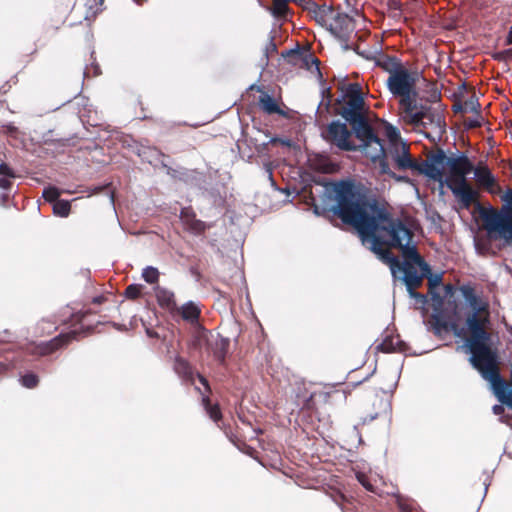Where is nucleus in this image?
I'll list each match as a JSON object with an SVG mask.
<instances>
[{
	"mask_svg": "<svg viewBox=\"0 0 512 512\" xmlns=\"http://www.w3.org/2000/svg\"><path fill=\"white\" fill-rule=\"evenodd\" d=\"M333 192L334 213L357 230L363 245L389 266L395 278L403 280L410 297L425 303L426 297L414 289L430 273V267L417 252L410 229L392 219L386 208L365 199L349 181L335 183Z\"/></svg>",
	"mask_w": 512,
	"mask_h": 512,
	"instance_id": "nucleus-1",
	"label": "nucleus"
},
{
	"mask_svg": "<svg viewBox=\"0 0 512 512\" xmlns=\"http://www.w3.org/2000/svg\"><path fill=\"white\" fill-rule=\"evenodd\" d=\"M387 155L400 170L410 169L439 183L440 189L447 186L463 208H469L478 193L468 183L466 177L473 171V164L463 153L447 156L439 151L425 161L414 160L404 141H396L388 146Z\"/></svg>",
	"mask_w": 512,
	"mask_h": 512,
	"instance_id": "nucleus-2",
	"label": "nucleus"
},
{
	"mask_svg": "<svg viewBox=\"0 0 512 512\" xmlns=\"http://www.w3.org/2000/svg\"><path fill=\"white\" fill-rule=\"evenodd\" d=\"M386 85L388 91L394 97L399 98L403 120L414 125L424 124V120L430 117V113L423 107L417 106L416 74L404 68L400 72L388 76Z\"/></svg>",
	"mask_w": 512,
	"mask_h": 512,
	"instance_id": "nucleus-3",
	"label": "nucleus"
},
{
	"mask_svg": "<svg viewBox=\"0 0 512 512\" xmlns=\"http://www.w3.org/2000/svg\"><path fill=\"white\" fill-rule=\"evenodd\" d=\"M342 92V104L339 114L352 124L353 128L362 124L368 125L363 116L365 102L361 86L357 83L348 84L342 87Z\"/></svg>",
	"mask_w": 512,
	"mask_h": 512,
	"instance_id": "nucleus-4",
	"label": "nucleus"
},
{
	"mask_svg": "<svg viewBox=\"0 0 512 512\" xmlns=\"http://www.w3.org/2000/svg\"><path fill=\"white\" fill-rule=\"evenodd\" d=\"M485 229L491 239L512 243V210L491 212L485 216Z\"/></svg>",
	"mask_w": 512,
	"mask_h": 512,
	"instance_id": "nucleus-5",
	"label": "nucleus"
},
{
	"mask_svg": "<svg viewBox=\"0 0 512 512\" xmlns=\"http://www.w3.org/2000/svg\"><path fill=\"white\" fill-rule=\"evenodd\" d=\"M323 13V21L330 33L344 43V49H348L349 45L347 42L350 40L355 28L353 19L347 14L335 11L330 7L323 10Z\"/></svg>",
	"mask_w": 512,
	"mask_h": 512,
	"instance_id": "nucleus-6",
	"label": "nucleus"
},
{
	"mask_svg": "<svg viewBox=\"0 0 512 512\" xmlns=\"http://www.w3.org/2000/svg\"><path fill=\"white\" fill-rule=\"evenodd\" d=\"M354 133L360 141L358 148L371 159V161L379 162L385 161L386 152L380 139L373 133L371 127L368 125H360L354 127Z\"/></svg>",
	"mask_w": 512,
	"mask_h": 512,
	"instance_id": "nucleus-7",
	"label": "nucleus"
},
{
	"mask_svg": "<svg viewBox=\"0 0 512 512\" xmlns=\"http://www.w3.org/2000/svg\"><path fill=\"white\" fill-rule=\"evenodd\" d=\"M327 139L342 150H355L357 146L351 141V132L345 123L333 121L327 128Z\"/></svg>",
	"mask_w": 512,
	"mask_h": 512,
	"instance_id": "nucleus-8",
	"label": "nucleus"
},
{
	"mask_svg": "<svg viewBox=\"0 0 512 512\" xmlns=\"http://www.w3.org/2000/svg\"><path fill=\"white\" fill-rule=\"evenodd\" d=\"M180 218L185 228L194 234H199L206 229V224L196 219L193 211L188 208L181 211Z\"/></svg>",
	"mask_w": 512,
	"mask_h": 512,
	"instance_id": "nucleus-9",
	"label": "nucleus"
},
{
	"mask_svg": "<svg viewBox=\"0 0 512 512\" xmlns=\"http://www.w3.org/2000/svg\"><path fill=\"white\" fill-rule=\"evenodd\" d=\"M474 177L480 186H483L489 190L492 189L495 179L491 174L490 170L485 166H479L474 169Z\"/></svg>",
	"mask_w": 512,
	"mask_h": 512,
	"instance_id": "nucleus-10",
	"label": "nucleus"
},
{
	"mask_svg": "<svg viewBox=\"0 0 512 512\" xmlns=\"http://www.w3.org/2000/svg\"><path fill=\"white\" fill-rule=\"evenodd\" d=\"M378 64L389 74V76H392L405 68L395 57H384L378 61Z\"/></svg>",
	"mask_w": 512,
	"mask_h": 512,
	"instance_id": "nucleus-11",
	"label": "nucleus"
},
{
	"mask_svg": "<svg viewBox=\"0 0 512 512\" xmlns=\"http://www.w3.org/2000/svg\"><path fill=\"white\" fill-rule=\"evenodd\" d=\"M155 296L160 306L168 309L174 306V294L170 290L157 286Z\"/></svg>",
	"mask_w": 512,
	"mask_h": 512,
	"instance_id": "nucleus-12",
	"label": "nucleus"
},
{
	"mask_svg": "<svg viewBox=\"0 0 512 512\" xmlns=\"http://www.w3.org/2000/svg\"><path fill=\"white\" fill-rule=\"evenodd\" d=\"M181 315L183 319L193 322L199 316V309L194 303L189 302L182 306Z\"/></svg>",
	"mask_w": 512,
	"mask_h": 512,
	"instance_id": "nucleus-13",
	"label": "nucleus"
},
{
	"mask_svg": "<svg viewBox=\"0 0 512 512\" xmlns=\"http://www.w3.org/2000/svg\"><path fill=\"white\" fill-rule=\"evenodd\" d=\"M71 205L69 201L59 200L53 204V212L60 217H67L70 213Z\"/></svg>",
	"mask_w": 512,
	"mask_h": 512,
	"instance_id": "nucleus-14",
	"label": "nucleus"
},
{
	"mask_svg": "<svg viewBox=\"0 0 512 512\" xmlns=\"http://www.w3.org/2000/svg\"><path fill=\"white\" fill-rule=\"evenodd\" d=\"M260 105L264 111L270 114L276 113L279 110L276 102L269 95H264L260 97Z\"/></svg>",
	"mask_w": 512,
	"mask_h": 512,
	"instance_id": "nucleus-15",
	"label": "nucleus"
},
{
	"mask_svg": "<svg viewBox=\"0 0 512 512\" xmlns=\"http://www.w3.org/2000/svg\"><path fill=\"white\" fill-rule=\"evenodd\" d=\"M399 345L398 338H386L377 348L382 352H392L400 349Z\"/></svg>",
	"mask_w": 512,
	"mask_h": 512,
	"instance_id": "nucleus-16",
	"label": "nucleus"
},
{
	"mask_svg": "<svg viewBox=\"0 0 512 512\" xmlns=\"http://www.w3.org/2000/svg\"><path fill=\"white\" fill-rule=\"evenodd\" d=\"M428 280H429V287H430V293L432 295L433 299H437L439 302H441L440 296L436 295L434 293V289L440 286L442 282V274H428Z\"/></svg>",
	"mask_w": 512,
	"mask_h": 512,
	"instance_id": "nucleus-17",
	"label": "nucleus"
},
{
	"mask_svg": "<svg viewBox=\"0 0 512 512\" xmlns=\"http://www.w3.org/2000/svg\"><path fill=\"white\" fill-rule=\"evenodd\" d=\"M142 277L147 283L154 284L158 281L159 278L158 269L152 266H148L143 269Z\"/></svg>",
	"mask_w": 512,
	"mask_h": 512,
	"instance_id": "nucleus-18",
	"label": "nucleus"
},
{
	"mask_svg": "<svg viewBox=\"0 0 512 512\" xmlns=\"http://www.w3.org/2000/svg\"><path fill=\"white\" fill-rule=\"evenodd\" d=\"M380 173L381 174H387L389 175L390 177L394 178L396 181L398 182H407L409 183L410 180L406 177V176H399V175H396L395 173H393L390 169H389V166L387 164L386 161H381V164H380Z\"/></svg>",
	"mask_w": 512,
	"mask_h": 512,
	"instance_id": "nucleus-19",
	"label": "nucleus"
},
{
	"mask_svg": "<svg viewBox=\"0 0 512 512\" xmlns=\"http://www.w3.org/2000/svg\"><path fill=\"white\" fill-rule=\"evenodd\" d=\"M203 403L205 405L206 411L209 414L210 418L214 421H218L221 418V412L217 405H210L208 399H203Z\"/></svg>",
	"mask_w": 512,
	"mask_h": 512,
	"instance_id": "nucleus-20",
	"label": "nucleus"
},
{
	"mask_svg": "<svg viewBox=\"0 0 512 512\" xmlns=\"http://www.w3.org/2000/svg\"><path fill=\"white\" fill-rule=\"evenodd\" d=\"M60 190L56 187H47L43 190V197L49 202H56L60 196Z\"/></svg>",
	"mask_w": 512,
	"mask_h": 512,
	"instance_id": "nucleus-21",
	"label": "nucleus"
},
{
	"mask_svg": "<svg viewBox=\"0 0 512 512\" xmlns=\"http://www.w3.org/2000/svg\"><path fill=\"white\" fill-rule=\"evenodd\" d=\"M386 134L389 139V145L395 143L396 141H403L400 138L399 130L397 128L393 127L392 125H388L386 127Z\"/></svg>",
	"mask_w": 512,
	"mask_h": 512,
	"instance_id": "nucleus-22",
	"label": "nucleus"
},
{
	"mask_svg": "<svg viewBox=\"0 0 512 512\" xmlns=\"http://www.w3.org/2000/svg\"><path fill=\"white\" fill-rule=\"evenodd\" d=\"M21 383L27 388H33L38 383V378L34 374H26L21 378Z\"/></svg>",
	"mask_w": 512,
	"mask_h": 512,
	"instance_id": "nucleus-23",
	"label": "nucleus"
},
{
	"mask_svg": "<svg viewBox=\"0 0 512 512\" xmlns=\"http://www.w3.org/2000/svg\"><path fill=\"white\" fill-rule=\"evenodd\" d=\"M175 369L179 374H182L185 377L191 376V372H190V368H189L188 364L182 359L177 360Z\"/></svg>",
	"mask_w": 512,
	"mask_h": 512,
	"instance_id": "nucleus-24",
	"label": "nucleus"
},
{
	"mask_svg": "<svg viewBox=\"0 0 512 512\" xmlns=\"http://www.w3.org/2000/svg\"><path fill=\"white\" fill-rule=\"evenodd\" d=\"M141 287L139 285H130L126 288L125 294L128 298H137L140 295Z\"/></svg>",
	"mask_w": 512,
	"mask_h": 512,
	"instance_id": "nucleus-25",
	"label": "nucleus"
},
{
	"mask_svg": "<svg viewBox=\"0 0 512 512\" xmlns=\"http://www.w3.org/2000/svg\"><path fill=\"white\" fill-rule=\"evenodd\" d=\"M495 59L498 60H509L512 59V49H506L500 51L494 55Z\"/></svg>",
	"mask_w": 512,
	"mask_h": 512,
	"instance_id": "nucleus-26",
	"label": "nucleus"
},
{
	"mask_svg": "<svg viewBox=\"0 0 512 512\" xmlns=\"http://www.w3.org/2000/svg\"><path fill=\"white\" fill-rule=\"evenodd\" d=\"M71 337H72V334L69 333L66 335H61L59 338L54 339L52 342L53 348L61 346L62 344L68 342Z\"/></svg>",
	"mask_w": 512,
	"mask_h": 512,
	"instance_id": "nucleus-27",
	"label": "nucleus"
},
{
	"mask_svg": "<svg viewBox=\"0 0 512 512\" xmlns=\"http://www.w3.org/2000/svg\"><path fill=\"white\" fill-rule=\"evenodd\" d=\"M0 174L8 176V177H15V174L13 170L7 165V164H0Z\"/></svg>",
	"mask_w": 512,
	"mask_h": 512,
	"instance_id": "nucleus-28",
	"label": "nucleus"
},
{
	"mask_svg": "<svg viewBox=\"0 0 512 512\" xmlns=\"http://www.w3.org/2000/svg\"><path fill=\"white\" fill-rule=\"evenodd\" d=\"M275 10L278 14H283L287 10V5L285 2L281 0L275 1Z\"/></svg>",
	"mask_w": 512,
	"mask_h": 512,
	"instance_id": "nucleus-29",
	"label": "nucleus"
},
{
	"mask_svg": "<svg viewBox=\"0 0 512 512\" xmlns=\"http://www.w3.org/2000/svg\"><path fill=\"white\" fill-rule=\"evenodd\" d=\"M357 479L367 490H373L372 485L369 482H367L366 476L364 474H358Z\"/></svg>",
	"mask_w": 512,
	"mask_h": 512,
	"instance_id": "nucleus-30",
	"label": "nucleus"
},
{
	"mask_svg": "<svg viewBox=\"0 0 512 512\" xmlns=\"http://www.w3.org/2000/svg\"><path fill=\"white\" fill-rule=\"evenodd\" d=\"M451 330L454 332V335L457 337H462L464 335V329L459 328L456 324L451 325Z\"/></svg>",
	"mask_w": 512,
	"mask_h": 512,
	"instance_id": "nucleus-31",
	"label": "nucleus"
},
{
	"mask_svg": "<svg viewBox=\"0 0 512 512\" xmlns=\"http://www.w3.org/2000/svg\"><path fill=\"white\" fill-rule=\"evenodd\" d=\"M11 186V181L6 179V178H2L0 179V188L2 189H9Z\"/></svg>",
	"mask_w": 512,
	"mask_h": 512,
	"instance_id": "nucleus-32",
	"label": "nucleus"
},
{
	"mask_svg": "<svg viewBox=\"0 0 512 512\" xmlns=\"http://www.w3.org/2000/svg\"><path fill=\"white\" fill-rule=\"evenodd\" d=\"M503 199L509 204L512 206V190H508L506 192V194L503 196ZM509 210H512V208H510Z\"/></svg>",
	"mask_w": 512,
	"mask_h": 512,
	"instance_id": "nucleus-33",
	"label": "nucleus"
},
{
	"mask_svg": "<svg viewBox=\"0 0 512 512\" xmlns=\"http://www.w3.org/2000/svg\"><path fill=\"white\" fill-rule=\"evenodd\" d=\"M464 108L466 110L469 109L470 111L476 110V101L470 100L469 102H466Z\"/></svg>",
	"mask_w": 512,
	"mask_h": 512,
	"instance_id": "nucleus-34",
	"label": "nucleus"
},
{
	"mask_svg": "<svg viewBox=\"0 0 512 512\" xmlns=\"http://www.w3.org/2000/svg\"><path fill=\"white\" fill-rule=\"evenodd\" d=\"M276 50V45L273 43L272 40L269 41L268 45L266 46V56L269 52H274Z\"/></svg>",
	"mask_w": 512,
	"mask_h": 512,
	"instance_id": "nucleus-35",
	"label": "nucleus"
},
{
	"mask_svg": "<svg viewBox=\"0 0 512 512\" xmlns=\"http://www.w3.org/2000/svg\"><path fill=\"white\" fill-rule=\"evenodd\" d=\"M503 411H504V408H503V406H502V405H495V406L493 407V412H494V414H496V415H500Z\"/></svg>",
	"mask_w": 512,
	"mask_h": 512,
	"instance_id": "nucleus-36",
	"label": "nucleus"
},
{
	"mask_svg": "<svg viewBox=\"0 0 512 512\" xmlns=\"http://www.w3.org/2000/svg\"><path fill=\"white\" fill-rule=\"evenodd\" d=\"M505 43L507 45H511L512 44V29L510 30L508 36L506 37Z\"/></svg>",
	"mask_w": 512,
	"mask_h": 512,
	"instance_id": "nucleus-37",
	"label": "nucleus"
},
{
	"mask_svg": "<svg viewBox=\"0 0 512 512\" xmlns=\"http://www.w3.org/2000/svg\"><path fill=\"white\" fill-rule=\"evenodd\" d=\"M435 121H436V124H437L439 127H441L442 117H441L439 114H437V115H436V120H435Z\"/></svg>",
	"mask_w": 512,
	"mask_h": 512,
	"instance_id": "nucleus-38",
	"label": "nucleus"
},
{
	"mask_svg": "<svg viewBox=\"0 0 512 512\" xmlns=\"http://www.w3.org/2000/svg\"><path fill=\"white\" fill-rule=\"evenodd\" d=\"M198 378H199L200 382H201L205 387H207V385H208V384H207L206 379H205V378H203V377H202V376H200V375H198Z\"/></svg>",
	"mask_w": 512,
	"mask_h": 512,
	"instance_id": "nucleus-39",
	"label": "nucleus"
},
{
	"mask_svg": "<svg viewBox=\"0 0 512 512\" xmlns=\"http://www.w3.org/2000/svg\"><path fill=\"white\" fill-rule=\"evenodd\" d=\"M445 290H446V292H447V293H452V291H453V287H452L451 285H447V286L445 287Z\"/></svg>",
	"mask_w": 512,
	"mask_h": 512,
	"instance_id": "nucleus-40",
	"label": "nucleus"
},
{
	"mask_svg": "<svg viewBox=\"0 0 512 512\" xmlns=\"http://www.w3.org/2000/svg\"><path fill=\"white\" fill-rule=\"evenodd\" d=\"M311 61L316 65V68L318 69V60L316 58H311Z\"/></svg>",
	"mask_w": 512,
	"mask_h": 512,
	"instance_id": "nucleus-41",
	"label": "nucleus"
},
{
	"mask_svg": "<svg viewBox=\"0 0 512 512\" xmlns=\"http://www.w3.org/2000/svg\"><path fill=\"white\" fill-rule=\"evenodd\" d=\"M5 200H6V196H5V195H2V196L0 197V203H1V204H3V203L5 202Z\"/></svg>",
	"mask_w": 512,
	"mask_h": 512,
	"instance_id": "nucleus-42",
	"label": "nucleus"
}]
</instances>
